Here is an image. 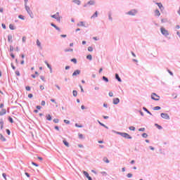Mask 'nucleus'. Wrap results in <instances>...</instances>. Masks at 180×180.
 <instances>
[{
  "label": "nucleus",
  "mask_w": 180,
  "mask_h": 180,
  "mask_svg": "<svg viewBox=\"0 0 180 180\" xmlns=\"http://www.w3.org/2000/svg\"><path fill=\"white\" fill-rule=\"evenodd\" d=\"M2 176L4 178L5 180H7V179H6V174L3 173L2 174Z\"/></svg>",
  "instance_id": "obj_40"
},
{
  "label": "nucleus",
  "mask_w": 180,
  "mask_h": 180,
  "mask_svg": "<svg viewBox=\"0 0 180 180\" xmlns=\"http://www.w3.org/2000/svg\"><path fill=\"white\" fill-rule=\"evenodd\" d=\"M146 130L145 128H141L139 129V131H144Z\"/></svg>",
  "instance_id": "obj_49"
},
{
  "label": "nucleus",
  "mask_w": 180,
  "mask_h": 180,
  "mask_svg": "<svg viewBox=\"0 0 180 180\" xmlns=\"http://www.w3.org/2000/svg\"><path fill=\"white\" fill-rule=\"evenodd\" d=\"M80 89H81V91L84 92V89L82 88V86H79Z\"/></svg>",
  "instance_id": "obj_62"
},
{
  "label": "nucleus",
  "mask_w": 180,
  "mask_h": 180,
  "mask_svg": "<svg viewBox=\"0 0 180 180\" xmlns=\"http://www.w3.org/2000/svg\"><path fill=\"white\" fill-rule=\"evenodd\" d=\"M53 122H54V123H58V122H60V120L58 119H54Z\"/></svg>",
  "instance_id": "obj_43"
},
{
  "label": "nucleus",
  "mask_w": 180,
  "mask_h": 180,
  "mask_svg": "<svg viewBox=\"0 0 180 180\" xmlns=\"http://www.w3.org/2000/svg\"><path fill=\"white\" fill-rule=\"evenodd\" d=\"M25 9L27 11V13H28V15L30 16V18H33L34 15H33V12L32 11V10H30V7H29V6H27V5H25Z\"/></svg>",
  "instance_id": "obj_1"
},
{
  "label": "nucleus",
  "mask_w": 180,
  "mask_h": 180,
  "mask_svg": "<svg viewBox=\"0 0 180 180\" xmlns=\"http://www.w3.org/2000/svg\"><path fill=\"white\" fill-rule=\"evenodd\" d=\"M79 74H81V70H75L73 74H72V77H75L77 75H79Z\"/></svg>",
  "instance_id": "obj_11"
},
{
  "label": "nucleus",
  "mask_w": 180,
  "mask_h": 180,
  "mask_svg": "<svg viewBox=\"0 0 180 180\" xmlns=\"http://www.w3.org/2000/svg\"><path fill=\"white\" fill-rule=\"evenodd\" d=\"M10 51H13V46H10Z\"/></svg>",
  "instance_id": "obj_59"
},
{
  "label": "nucleus",
  "mask_w": 180,
  "mask_h": 180,
  "mask_svg": "<svg viewBox=\"0 0 180 180\" xmlns=\"http://www.w3.org/2000/svg\"><path fill=\"white\" fill-rule=\"evenodd\" d=\"M64 123H65L66 124H70V121L68 120H64Z\"/></svg>",
  "instance_id": "obj_39"
},
{
  "label": "nucleus",
  "mask_w": 180,
  "mask_h": 180,
  "mask_svg": "<svg viewBox=\"0 0 180 180\" xmlns=\"http://www.w3.org/2000/svg\"><path fill=\"white\" fill-rule=\"evenodd\" d=\"M0 140L1 141H6V138L2 135V134H0Z\"/></svg>",
  "instance_id": "obj_14"
},
{
  "label": "nucleus",
  "mask_w": 180,
  "mask_h": 180,
  "mask_svg": "<svg viewBox=\"0 0 180 180\" xmlns=\"http://www.w3.org/2000/svg\"><path fill=\"white\" fill-rule=\"evenodd\" d=\"M11 57H12V58H15V55L13 53H11Z\"/></svg>",
  "instance_id": "obj_61"
},
{
  "label": "nucleus",
  "mask_w": 180,
  "mask_h": 180,
  "mask_svg": "<svg viewBox=\"0 0 180 180\" xmlns=\"http://www.w3.org/2000/svg\"><path fill=\"white\" fill-rule=\"evenodd\" d=\"M142 137H143V139H147V137H148V135H147V134H146V133H143L142 134Z\"/></svg>",
  "instance_id": "obj_31"
},
{
  "label": "nucleus",
  "mask_w": 180,
  "mask_h": 180,
  "mask_svg": "<svg viewBox=\"0 0 180 180\" xmlns=\"http://www.w3.org/2000/svg\"><path fill=\"white\" fill-rule=\"evenodd\" d=\"M118 134H120V136H122V137H124V139H131V136H130L127 133L118 132Z\"/></svg>",
  "instance_id": "obj_5"
},
{
  "label": "nucleus",
  "mask_w": 180,
  "mask_h": 180,
  "mask_svg": "<svg viewBox=\"0 0 180 180\" xmlns=\"http://www.w3.org/2000/svg\"><path fill=\"white\" fill-rule=\"evenodd\" d=\"M25 6L27 5V2H29V0H24Z\"/></svg>",
  "instance_id": "obj_56"
},
{
  "label": "nucleus",
  "mask_w": 180,
  "mask_h": 180,
  "mask_svg": "<svg viewBox=\"0 0 180 180\" xmlns=\"http://www.w3.org/2000/svg\"><path fill=\"white\" fill-rule=\"evenodd\" d=\"M119 102H120V100L119 99V98H113V100H112V103L114 105H117V103H119Z\"/></svg>",
  "instance_id": "obj_9"
},
{
  "label": "nucleus",
  "mask_w": 180,
  "mask_h": 180,
  "mask_svg": "<svg viewBox=\"0 0 180 180\" xmlns=\"http://www.w3.org/2000/svg\"><path fill=\"white\" fill-rule=\"evenodd\" d=\"M103 161H104V162H106V164H109V159H108V158H103Z\"/></svg>",
  "instance_id": "obj_21"
},
{
  "label": "nucleus",
  "mask_w": 180,
  "mask_h": 180,
  "mask_svg": "<svg viewBox=\"0 0 180 180\" xmlns=\"http://www.w3.org/2000/svg\"><path fill=\"white\" fill-rule=\"evenodd\" d=\"M94 18H98V11H96L91 17V19H94Z\"/></svg>",
  "instance_id": "obj_18"
},
{
  "label": "nucleus",
  "mask_w": 180,
  "mask_h": 180,
  "mask_svg": "<svg viewBox=\"0 0 180 180\" xmlns=\"http://www.w3.org/2000/svg\"><path fill=\"white\" fill-rule=\"evenodd\" d=\"M87 60H90V61L92 60V55H88L86 56Z\"/></svg>",
  "instance_id": "obj_28"
},
{
  "label": "nucleus",
  "mask_w": 180,
  "mask_h": 180,
  "mask_svg": "<svg viewBox=\"0 0 180 180\" xmlns=\"http://www.w3.org/2000/svg\"><path fill=\"white\" fill-rule=\"evenodd\" d=\"M1 26L3 29H6V25H5V24H2Z\"/></svg>",
  "instance_id": "obj_58"
},
{
  "label": "nucleus",
  "mask_w": 180,
  "mask_h": 180,
  "mask_svg": "<svg viewBox=\"0 0 180 180\" xmlns=\"http://www.w3.org/2000/svg\"><path fill=\"white\" fill-rule=\"evenodd\" d=\"M12 39H13V37H12V35L8 36V41H9V43H12L13 41Z\"/></svg>",
  "instance_id": "obj_17"
},
{
  "label": "nucleus",
  "mask_w": 180,
  "mask_h": 180,
  "mask_svg": "<svg viewBox=\"0 0 180 180\" xmlns=\"http://www.w3.org/2000/svg\"><path fill=\"white\" fill-rule=\"evenodd\" d=\"M169 74H170L172 76L174 75V73H172V72H171V70H167Z\"/></svg>",
  "instance_id": "obj_54"
},
{
  "label": "nucleus",
  "mask_w": 180,
  "mask_h": 180,
  "mask_svg": "<svg viewBox=\"0 0 180 180\" xmlns=\"http://www.w3.org/2000/svg\"><path fill=\"white\" fill-rule=\"evenodd\" d=\"M103 81H105V82H109V79H108V77H105V76L103 77Z\"/></svg>",
  "instance_id": "obj_24"
},
{
  "label": "nucleus",
  "mask_w": 180,
  "mask_h": 180,
  "mask_svg": "<svg viewBox=\"0 0 180 180\" xmlns=\"http://www.w3.org/2000/svg\"><path fill=\"white\" fill-rule=\"evenodd\" d=\"M161 15V13H160V10L159 9H156L155 11V16H160Z\"/></svg>",
  "instance_id": "obj_13"
},
{
  "label": "nucleus",
  "mask_w": 180,
  "mask_h": 180,
  "mask_svg": "<svg viewBox=\"0 0 180 180\" xmlns=\"http://www.w3.org/2000/svg\"><path fill=\"white\" fill-rule=\"evenodd\" d=\"M22 42L26 43V37H22Z\"/></svg>",
  "instance_id": "obj_47"
},
{
  "label": "nucleus",
  "mask_w": 180,
  "mask_h": 180,
  "mask_svg": "<svg viewBox=\"0 0 180 180\" xmlns=\"http://www.w3.org/2000/svg\"><path fill=\"white\" fill-rule=\"evenodd\" d=\"M79 139H84V135L82 134H79Z\"/></svg>",
  "instance_id": "obj_41"
},
{
  "label": "nucleus",
  "mask_w": 180,
  "mask_h": 180,
  "mask_svg": "<svg viewBox=\"0 0 180 180\" xmlns=\"http://www.w3.org/2000/svg\"><path fill=\"white\" fill-rule=\"evenodd\" d=\"M63 143L66 147H70V143L66 140H63Z\"/></svg>",
  "instance_id": "obj_20"
},
{
  "label": "nucleus",
  "mask_w": 180,
  "mask_h": 180,
  "mask_svg": "<svg viewBox=\"0 0 180 180\" xmlns=\"http://www.w3.org/2000/svg\"><path fill=\"white\" fill-rule=\"evenodd\" d=\"M151 99L153 101H160V96L157 95L155 93L151 94Z\"/></svg>",
  "instance_id": "obj_4"
},
{
  "label": "nucleus",
  "mask_w": 180,
  "mask_h": 180,
  "mask_svg": "<svg viewBox=\"0 0 180 180\" xmlns=\"http://www.w3.org/2000/svg\"><path fill=\"white\" fill-rule=\"evenodd\" d=\"M25 175L27 176V178H30V174H29V173L25 172Z\"/></svg>",
  "instance_id": "obj_52"
},
{
  "label": "nucleus",
  "mask_w": 180,
  "mask_h": 180,
  "mask_svg": "<svg viewBox=\"0 0 180 180\" xmlns=\"http://www.w3.org/2000/svg\"><path fill=\"white\" fill-rule=\"evenodd\" d=\"M156 5H158L159 9H160V11H164V6H162V4L161 3H155Z\"/></svg>",
  "instance_id": "obj_10"
},
{
  "label": "nucleus",
  "mask_w": 180,
  "mask_h": 180,
  "mask_svg": "<svg viewBox=\"0 0 180 180\" xmlns=\"http://www.w3.org/2000/svg\"><path fill=\"white\" fill-rule=\"evenodd\" d=\"M9 27L11 30H15V25L10 24Z\"/></svg>",
  "instance_id": "obj_23"
},
{
  "label": "nucleus",
  "mask_w": 180,
  "mask_h": 180,
  "mask_svg": "<svg viewBox=\"0 0 180 180\" xmlns=\"http://www.w3.org/2000/svg\"><path fill=\"white\" fill-rule=\"evenodd\" d=\"M108 95H109V96L112 97V96H113V93L112 92H109Z\"/></svg>",
  "instance_id": "obj_53"
},
{
  "label": "nucleus",
  "mask_w": 180,
  "mask_h": 180,
  "mask_svg": "<svg viewBox=\"0 0 180 180\" xmlns=\"http://www.w3.org/2000/svg\"><path fill=\"white\" fill-rule=\"evenodd\" d=\"M40 89H41V91H43V89H44V86H40Z\"/></svg>",
  "instance_id": "obj_63"
},
{
  "label": "nucleus",
  "mask_w": 180,
  "mask_h": 180,
  "mask_svg": "<svg viewBox=\"0 0 180 180\" xmlns=\"http://www.w3.org/2000/svg\"><path fill=\"white\" fill-rule=\"evenodd\" d=\"M32 165H34V167H39V165L34 163V162H32Z\"/></svg>",
  "instance_id": "obj_51"
},
{
  "label": "nucleus",
  "mask_w": 180,
  "mask_h": 180,
  "mask_svg": "<svg viewBox=\"0 0 180 180\" xmlns=\"http://www.w3.org/2000/svg\"><path fill=\"white\" fill-rule=\"evenodd\" d=\"M160 109H161V107L156 106V107H154L153 110H160Z\"/></svg>",
  "instance_id": "obj_26"
},
{
  "label": "nucleus",
  "mask_w": 180,
  "mask_h": 180,
  "mask_svg": "<svg viewBox=\"0 0 180 180\" xmlns=\"http://www.w3.org/2000/svg\"><path fill=\"white\" fill-rule=\"evenodd\" d=\"M8 120L10 123H13V119L12 117H9Z\"/></svg>",
  "instance_id": "obj_36"
},
{
  "label": "nucleus",
  "mask_w": 180,
  "mask_h": 180,
  "mask_svg": "<svg viewBox=\"0 0 180 180\" xmlns=\"http://www.w3.org/2000/svg\"><path fill=\"white\" fill-rule=\"evenodd\" d=\"M37 46L38 47H39L41 49H42V47H41V42H40V40H39V39H37Z\"/></svg>",
  "instance_id": "obj_16"
},
{
  "label": "nucleus",
  "mask_w": 180,
  "mask_h": 180,
  "mask_svg": "<svg viewBox=\"0 0 180 180\" xmlns=\"http://www.w3.org/2000/svg\"><path fill=\"white\" fill-rule=\"evenodd\" d=\"M41 79L43 80V81H45L44 80V76H41Z\"/></svg>",
  "instance_id": "obj_64"
},
{
  "label": "nucleus",
  "mask_w": 180,
  "mask_h": 180,
  "mask_svg": "<svg viewBox=\"0 0 180 180\" xmlns=\"http://www.w3.org/2000/svg\"><path fill=\"white\" fill-rule=\"evenodd\" d=\"M94 5H95V1L90 0L86 4H85L83 6L84 8H88L89 6H94Z\"/></svg>",
  "instance_id": "obj_3"
},
{
  "label": "nucleus",
  "mask_w": 180,
  "mask_h": 180,
  "mask_svg": "<svg viewBox=\"0 0 180 180\" xmlns=\"http://www.w3.org/2000/svg\"><path fill=\"white\" fill-rule=\"evenodd\" d=\"M51 26H53V27H56V30H60V29H58V27H57V26H56V25L51 24Z\"/></svg>",
  "instance_id": "obj_46"
},
{
  "label": "nucleus",
  "mask_w": 180,
  "mask_h": 180,
  "mask_svg": "<svg viewBox=\"0 0 180 180\" xmlns=\"http://www.w3.org/2000/svg\"><path fill=\"white\" fill-rule=\"evenodd\" d=\"M28 98H33V94H28Z\"/></svg>",
  "instance_id": "obj_57"
},
{
  "label": "nucleus",
  "mask_w": 180,
  "mask_h": 180,
  "mask_svg": "<svg viewBox=\"0 0 180 180\" xmlns=\"http://www.w3.org/2000/svg\"><path fill=\"white\" fill-rule=\"evenodd\" d=\"M46 120L51 121V115H50V114H49L46 116Z\"/></svg>",
  "instance_id": "obj_22"
},
{
  "label": "nucleus",
  "mask_w": 180,
  "mask_h": 180,
  "mask_svg": "<svg viewBox=\"0 0 180 180\" xmlns=\"http://www.w3.org/2000/svg\"><path fill=\"white\" fill-rule=\"evenodd\" d=\"M115 78L119 82H122V79H120V77H119V75L117 73L115 74Z\"/></svg>",
  "instance_id": "obj_19"
},
{
  "label": "nucleus",
  "mask_w": 180,
  "mask_h": 180,
  "mask_svg": "<svg viewBox=\"0 0 180 180\" xmlns=\"http://www.w3.org/2000/svg\"><path fill=\"white\" fill-rule=\"evenodd\" d=\"M131 176H133V174L131 173L127 174L128 178H131Z\"/></svg>",
  "instance_id": "obj_44"
},
{
  "label": "nucleus",
  "mask_w": 180,
  "mask_h": 180,
  "mask_svg": "<svg viewBox=\"0 0 180 180\" xmlns=\"http://www.w3.org/2000/svg\"><path fill=\"white\" fill-rule=\"evenodd\" d=\"M161 117L162 119H165L166 120H169V115L167 113H161Z\"/></svg>",
  "instance_id": "obj_8"
},
{
  "label": "nucleus",
  "mask_w": 180,
  "mask_h": 180,
  "mask_svg": "<svg viewBox=\"0 0 180 180\" xmlns=\"http://www.w3.org/2000/svg\"><path fill=\"white\" fill-rule=\"evenodd\" d=\"M26 91H30V86H27L25 87Z\"/></svg>",
  "instance_id": "obj_50"
},
{
  "label": "nucleus",
  "mask_w": 180,
  "mask_h": 180,
  "mask_svg": "<svg viewBox=\"0 0 180 180\" xmlns=\"http://www.w3.org/2000/svg\"><path fill=\"white\" fill-rule=\"evenodd\" d=\"M6 131L7 134H8V136L11 135V131L9 129H6Z\"/></svg>",
  "instance_id": "obj_45"
},
{
  "label": "nucleus",
  "mask_w": 180,
  "mask_h": 180,
  "mask_svg": "<svg viewBox=\"0 0 180 180\" xmlns=\"http://www.w3.org/2000/svg\"><path fill=\"white\" fill-rule=\"evenodd\" d=\"M51 17H52L53 19H56L57 22H60V18L59 16L58 13H56V14L51 15Z\"/></svg>",
  "instance_id": "obj_7"
},
{
  "label": "nucleus",
  "mask_w": 180,
  "mask_h": 180,
  "mask_svg": "<svg viewBox=\"0 0 180 180\" xmlns=\"http://www.w3.org/2000/svg\"><path fill=\"white\" fill-rule=\"evenodd\" d=\"M65 53H68V51H74V49H65Z\"/></svg>",
  "instance_id": "obj_37"
},
{
  "label": "nucleus",
  "mask_w": 180,
  "mask_h": 180,
  "mask_svg": "<svg viewBox=\"0 0 180 180\" xmlns=\"http://www.w3.org/2000/svg\"><path fill=\"white\" fill-rule=\"evenodd\" d=\"M88 51H94V48H92V46H89Z\"/></svg>",
  "instance_id": "obj_34"
},
{
  "label": "nucleus",
  "mask_w": 180,
  "mask_h": 180,
  "mask_svg": "<svg viewBox=\"0 0 180 180\" xmlns=\"http://www.w3.org/2000/svg\"><path fill=\"white\" fill-rule=\"evenodd\" d=\"M129 130L132 131H134V130H136V127H129Z\"/></svg>",
  "instance_id": "obj_32"
},
{
  "label": "nucleus",
  "mask_w": 180,
  "mask_h": 180,
  "mask_svg": "<svg viewBox=\"0 0 180 180\" xmlns=\"http://www.w3.org/2000/svg\"><path fill=\"white\" fill-rule=\"evenodd\" d=\"M19 19H21L22 20H25V16H23L22 15H18Z\"/></svg>",
  "instance_id": "obj_30"
},
{
  "label": "nucleus",
  "mask_w": 180,
  "mask_h": 180,
  "mask_svg": "<svg viewBox=\"0 0 180 180\" xmlns=\"http://www.w3.org/2000/svg\"><path fill=\"white\" fill-rule=\"evenodd\" d=\"M137 10L131 9V11L126 12L125 15H129V16H136L137 15Z\"/></svg>",
  "instance_id": "obj_2"
},
{
  "label": "nucleus",
  "mask_w": 180,
  "mask_h": 180,
  "mask_svg": "<svg viewBox=\"0 0 180 180\" xmlns=\"http://www.w3.org/2000/svg\"><path fill=\"white\" fill-rule=\"evenodd\" d=\"M37 109H38L39 110H40V109H41V107L40 105H37Z\"/></svg>",
  "instance_id": "obj_60"
},
{
  "label": "nucleus",
  "mask_w": 180,
  "mask_h": 180,
  "mask_svg": "<svg viewBox=\"0 0 180 180\" xmlns=\"http://www.w3.org/2000/svg\"><path fill=\"white\" fill-rule=\"evenodd\" d=\"M1 129H4V121H0Z\"/></svg>",
  "instance_id": "obj_29"
},
{
  "label": "nucleus",
  "mask_w": 180,
  "mask_h": 180,
  "mask_svg": "<svg viewBox=\"0 0 180 180\" xmlns=\"http://www.w3.org/2000/svg\"><path fill=\"white\" fill-rule=\"evenodd\" d=\"M72 63H74V64H77V59L76 58H72L71 59Z\"/></svg>",
  "instance_id": "obj_35"
},
{
  "label": "nucleus",
  "mask_w": 180,
  "mask_h": 180,
  "mask_svg": "<svg viewBox=\"0 0 180 180\" xmlns=\"http://www.w3.org/2000/svg\"><path fill=\"white\" fill-rule=\"evenodd\" d=\"M72 2L73 4H76V5H78V6L81 5V1H80V0H72Z\"/></svg>",
  "instance_id": "obj_12"
},
{
  "label": "nucleus",
  "mask_w": 180,
  "mask_h": 180,
  "mask_svg": "<svg viewBox=\"0 0 180 180\" xmlns=\"http://www.w3.org/2000/svg\"><path fill=\"white\" fill-rule=\"evenodd\" d=\"M76 127H82V125H79L78 124H75Z\"/></svg>",
  "instance_id": "obj_55"
},
{
  "label": "nucleus",
  "mask_w": 180,
  "mask_h": 180,
  "mask_svg": "<svg viewBox=\"0 0 180 180\" xmlns=\"http://www.w3.org/2000/svg\"><path fill=\"white\" fill-rule=\"evenodd\" d=\"M78 95V92L77 91L74 90L73 91V96H77Z\"/></svg>",
  "instance_id": "obj_33"
},
{
  "label": "nucleus",
  "mask_w": 180,
  "mask_h": 180,
  "mask_svg": "<svg viewBox=\"0 0 180 180\" xmlns=\"http://www.w3.org/2000/svg\"><path fill=\"white\" fill-rule=\"evenodd\" d=\"M45 64L47 65L48 68H49V70H51V66L50 65V64H49V63H47V61L45 62Z\"/></svg>",
  "instance_id": "obj_27"
},
{
  "label": "nucleus",
  "mask_w": 180,
  "mask_h": 180,
  "mask_svg": "<svg viewBox=\"0 0 180 180\" xmlns=\"http://www.w3.org/2000/svg\"><path fill=\"white\" fill-rule=\"evenodd\" d=\"M108 19H109V20H110L112 22V16L110 15V14L108 15Z\"/></svg>",
  "instance_id": "obj_48"
},
{
  "label": "nucleus",
  "mask_w": 180,
  "mask_h": 180,
  "mask_svg": "<svg viewBox=\"0 0 180 180\" xmlns=\"http://www.w3.org/2000/svg\"><path fill=\"white\" fill-rule=\"evenodd\" d=\"M41 105L42 106H44V105H46V101H42L41 102Z\"/></svg>",
  "instance_id": "obj_42"
},
{
  "label": "nucleus",
  "mask_w": 180,
  "mask_h": 180,
  "mask_svg": "<svg viewBox=\"0 0 180 180\" xmlns=\"http://www.w3.org/2000/svg\"><path fill=\"white\" fill-rule=\"evenodd\" d=\"M155 126L156 127H158V129H159V130H161V129H162V127H161V125H159L158 124H155Z\"/></svg>",
  "instance_id": "obj_25"
},
{
  "label": "nucleus",
  "mask_w": 180,
  "mask_h": 180,
  "mask_svg": "<svg viewBox=\"0 0 180 180\" xmlns=\"http://www.w3.org/2000/svg\"><path fill=\"white\" fill-rule=\"evenodd\" d=\"M160 31L162 34H163V36H169V33L168 32V30H165V28L164 27H161Z\"/></svg>",
  "instance_id": "obj_6"
},
{
  "label": "nucleus",
  "mask_w": 180,
  "mask_h": 180,
  "mask_svg": "<svg viewBox=\"0 0 180 180\" xmlns=\"http://www.w3.org/2000/svg\"><path fill=\"white\" fill-rule=\"evenodd\" d=\"M143 110H145V112H147V113H148L149 115H151V112H150V111H148V110H147V108H143Z\"/></svg>",
  "instance_id": "obj_38"
},
{
  "label": "nucleus",
  "mask_w": 180,
  "mask_h": 180,
  "mask_svg": "<svg viewBox=\"0 0 180 180\" xmlns=\"http://www.w3.org/2000/svg\"><path fill=\"white\" fill-rule=\"evenodd\" d=\"M4 115H6V109H2L1 111L0 112V116H4Z\"/></svg>",
  "instance_id": "obj_15"
}]
</instances>
